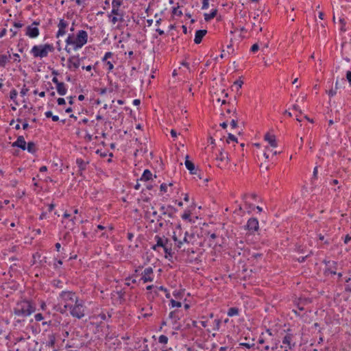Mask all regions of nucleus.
<instances>
[{
	"instance_id": "nucleus-6",
	"label": "nucleus",
	"mask_w": 351,
	"mask_h": 351,
	"mask_svg": "<svg viewBox=\"0 0 351 351\" xmlns=\"http://www.w3.org/2000/svg\"><path fill=\"white\" fill-rule=\"evenodd\" d=\"M14 346H16V351H29V348L28 346L27 340L29 337L25 338L22 336H14Z\"/></svg>"
},
{
	"instance_id": "nucleus-26",
	"label": "nucleus",
	"mask_w": 351,
	"mask_h": 351,
	"mask_svg": "<svg viewBox=\"0 0 351 351\" xmlns=\"http://www.w3.org/2000/svg\"><path fill=\"white\" fill-rule=\"evenodd\" d=\"M76 164L77 165V167L79 168V171L82 172L86 169V166L88 164V162H85L82 158H77L76 159Z\"/></svg>"
},
{
	"instance_id": "nucleus-46",
	"label": "nucleus",
	"mask_w": 351,
	"mask_h": 351,
	"mask_svg": "<svg viewBox=\"0 0 351 351\" xmlns=\"http://www.w3.org/2000/svg\"><path fill=\"white\" fill-rule=\"evenodd\" d=\"M271 341H272V346L271 347V350H275L278 348L279 341L277 339H271Z\"/></svg>"
},
{
	"instance_id": "nucleus-19",
	"label": "nucleus",
	"mask_w": 351,
	"mask_h": 351,
	"mask_svg": "<svg viewBox=\"0 0 351 351\" xmlns=\"http://www.w3.org/2000/svg\"><path fill=\"white\" fill-rule=\"evenodd\" d=\"M264 138L271 148H276L277 147V142L274 135L267 133Z\"/></svg>"
},
{
	"instance_id": "nucleus-1",
	"label": "nucleus",
	"mask_w": 351,
	"mask_h": 351,
	"mask_svg": "<svg viewBox=\"0 0 351 351\" xmlns=\"http://www.w3.org/2000/svg\"><path fill=\"white\" fill-rule=\"evenodd\" d=\"M53 308L62 314L67 312L74 318L80 319L85 316V301L71 291H62L58 296V304Z\"/></svg>"
},
{
	"instance_id": "nucleus-16",
	"label": "nucleus",
	"mask_w": 351,
	"mask_h": 351,
	"mask_svg": "<svg viewBox=\"0 0 351 351\" xmlns=\"http://www.w3.org/2000/svg\"><path fill=\"white\" fill-rule=\"evenodd\" d=\"M154 270L152 267H148L145 268L141 274V280L144 283L152 282L154 280Z\"/></svg>"
},
{
	"instance_id": "nucleus-35",
	"label": "nucleus",
	"mask_w": 351,
	"mask_h": 351,
	"mask_svg": "<svg viewBox=\"0 0 351 351\" xmlns=\"http://www.w3.org/2000/svg\"><path fill=\"white\" fill-rule=\"evenodd\" d=\"M268 342H269L268 339L265 336V333L262 332L258 338V343L259 344H264V343H268Z\"/></svg>"
},
{
	"instance_id": "nucleus-61",
	"label": "nucleus",
	"mask_w": 351,
	"mask_h": 351,
	"mask_svg": "<svg viewBox=\"0 0 351 351\" xmlns=\"http://www.w3.org/2000/svg\"><path fill=\"white\" fill-rule=\"evenodd\" d=\"M230 125L232 128H235L237 126V121L234 119H232L230 122Z\"/></svg>"
},
{
	"instance_id": "nucleus-37",
	"label": "nucleus",
	"mask_w": 351,
	"mask_h": 351,
	"mask_svg": "<svg viewBox=\"0 0 351 351\" xmlns=\"http://www.w3.org/2000/svg\"><path fill=\"white\" fill-rule=\"evenodd\" d=\"M244 209L245 210H247V212L250 213L252 210H254L255 209V206L253 204H249L247 202H245Z\"/></svg>"
},
{
	"instance_id": "nucleus-44",
	"label": "nucleus",
	"mask_w": 351,
	"mask_h": 351,
	"mask_svg": "<svg viewBox=\"0 0 351 351\" xmlns=\"http://www.w3.org/2000/svg\"><path fill=\"white\" fill-rule=\"evenodd\" d=\"M156 289L158 290H160V291H165V292L166 298H170L171 295H170L169 292L168 291V290L165 287L160 286V287H156Z\"/></svg>"
},
{
	"instance_id": "nucleus-33",
	"label": "nucleus",
	"mask_w": 351,
	"mask_h": 351,
	"mask_svg": "<svg viewBox=\"0 0 351 351\" xmlns=\"http://www.w3.org/2000/svg\"><path fill=\"white\" fill-rule=\"evenodd\" d=\"M169 306L171 308H175V307L180 308L182 306V303L180 302L176 301V300L171 299L169 302Z\"/></svg>"
},
{
	"instance_id": "nucleus-17",
	"label": "nucleus",
	"mask_w": 351,
	"mask_h": 351,
	"mask_svg": "<svg viewBox=\"0 0 351 351\" xmlns=\"http://www.w3.org/2000/svg\"><path fill=\"white\" fill-rule=\"evenodd\" d=\"M26 144L27 143L25 141V138L23 136H19L17 137L16 141L12 143V147H19L22 150L26 149Z\"/></svg>"
},
{
	"instance_id": "nucleus-14",
	"label": "nucleus",
	"mask_w": 351,
	"mask_h": 351,
	"mask_svg": "<svg viewBox=\"0 0 351 351\" xmlns=\"http://www.w3.org/2000/svg\"><path fill=\"white\" fill-rule=\"evenodd\" d=\"M245 228L249 232L250 234H254L259 228V223L256 218H250L247 220Z\"/></svg>"
},
{
	"instance_id": "nucleus-41",
	"label": "nucleus",
	"mask_w": 351,
	"mask_h": 351,
	"mask_svg": "<svg viewBox=\"0 0 351 351\" xmlns=\"http://www.w3.org/2000/svg\"><path fill=\"white\" fill-rule=\"evenodd\" d=\"M172 14L175 16H181L182 15V12L179 10V6H178L177 8H173Z\"/></svg>"
},
{
	"instance_id": "nucleus-3",
	"label": "nucleus",
	"mask_w": 351,
	"mask_h": 351,
	"mask_svg": "<svg viewBox=\"0 0 351 351\" xmlns=\"http://www.w3.org/2000/svg\"><path fill=\"white\" fill-rule=\"evenodd\" d=\"M34 310L35 308L31 302L23 300L16 303L13 309V313L16 316L25 317L30 315Z\"/></svg>"
},
{
	"instance_id": "nucleus-31",
	"label": "nucleus",
	"mask_w": 351,
	"mask_h": 351,
	"mask_svg": "<svg viewBox=\"0 0 351 351\" xmlns=\"http://www.w3.org/2000/svg\"><path fill=\"white\" fill-rule=\"evenodd\" d=\"M122 0H112V9H121L120 7L122 5Z\"/></svg>"
},
{
	"instance_id": "nucleus-20",
	"label": "nucleus",
	"mask_w": 351,
	"mask_h": 351,
	"mask_svg": "<svg viewBox=\"0 0 351 351\" xmlns=\"http://www.w3.org/2000/svg\"><path fill=\"white\" fill-rule=\"evenodd\" d=\"M207 31L206 29H199L196 31L195 38H194V43L195 44H199L204 36L206 34Z\"/></svg>"
},
{
	"instance_id": "nucleus-30",
	"label": "nucleus",
	"mask_w": 351,
	"mask_h": 351,
	"mask_svg": "<svg viewBox=\"0 0 351 351\" xmlns=\"http://www.w3.org/2000/svg\"><path fill=\"white\" fill-rule=\"evenodd\" d=\"M11 56L0 55V66H5L6 63L9 62Z\"/></svg>"
},
{
	"instance_id": "nucleus-13",
	"label": "nucleus",
	"mask_w": 351,
	"mask_h": 351,
	"mask_svg": "<svg viewBox=\"0 0 351 351\" xmlns=\"http://www.w3.org/2000/svg\"><path fill=\"white\" fill-rule=\"evenodd\" d=\"M154 241H156V244L154 245L152 248L155 251H156L158 247H162L164 249L170 244L169 239L165 236L160 237L156 235L154 237Z\"/></svg>"
},
{
	"instance_id": "nucleus-11",
	"label": "nucleus",
	"mask_w": 351,
	"mask_h": 351,
	"mask_svg": "<svg viewBox=\"0 0 351 351\" xmlns=\"http://www.w3.org/2000/svg\"><path fill=\"white\" fill-rule=\"evenodd\" d=\"M325 264L324 274L325 275H336L338 269V263L335 261H324Z\"/></svg>"
},
{
	"instance_id": "nucleus-58",
	"label": "nucleus",
	"mask_w": 351,
	"mask_h": 351,
	"mask_svg": "<svg viewBox=\"0 0 351 351\" xmlns=\"http://www.w3.org/2000/svg\"><path fill=\"white\" fill-rule=\"evenodd\" d=\"M10 32L12 33L11 38H13V37L16 36V34H17V30H16V28L15 29L11 28L10 29Z\"/></svg>"
},
{
	"instance_id": "nucleus-63",
	"label": "nucleus",
	"mask_w": 351,
	"mask_h": 351,
	"mask_svg": "<svg viewBox=\"0 0 351 351\" xmlns=\"http://www.w3.org/2000/svg\"><path fill=\"white\" fill-rule=\"evenodd\" d=\"M45 115L47 118H51L53 116L51 111H47L45 112Z\"/></svg>"
},
{
	"instance_id": "nucleus-40",
	"label": "nucleus",
	"mask_w": 351,
	"mask_h": 351,
	"mask_svg": "<svg viewBox=\"0 0 351 351\" xmlns=\"http://www.w3.org/2000/svg\"><path fill=\"white\" fill-rule=\"evenodd\" d=\"M17 95H18V92L15 89H12L10 92V99H12L14 101L16 99Z\"/></svg>"
},
{
	"instance_id": "nucleus-48",
	"label": "nucleus",
	"mask_w": 351,
	"mask_h": 351,
	"mask_svg": "<svg viewBox=\"0 0 351 351\" xmlns=\"http://www.w3.org/2000/svg\"><path fill=\"white\" fill-rule=\"evenodd\" d=\"M28 90H29V89L26 87L25 85H24L20 92L21 96H23V97L27 95Z\"/></svg>"
},
{
	"instance_id": "nucleus-36",
	"label": "nucleus",
	"mask_w": 351,
	"mask_h": 351,
	"mask_svg": "<svg viewBox=\"0 0 351 351\" xmlns=\"http://www.w3.org/2000/svg\"><path fill=\"white\" fill-rule=\"evenodd\" d=\"M160 210H162V213H163L164 215H166L167 213H168V211H169V210H173V211H175V210H176V208H173V206H167V207H165V206H162L160 207Z\"/></svg>"
},
{
	"instance_id": "nucleus-39",
	"label": "nucleus",
	"mask_w": 351,
	"mask_h": 351,
	"mask_svg": "<svg viewBox=\"0 0 351 351\" xmlns=\"http://www.w3.org/2000/svg\"><path fill=\"white\" fill-rule=\"evenodd\" d=\"M181 217L184 220L191 221V211L185 210L184 213L182 215Z\"/></svg>"
},
{
	"instance_id": "nucleus-50",
	"label": "nucleus",
	"mask_w": 351,
	"mask_h": 351,
	"mask_svg": "<svg viewBox=\"0 0 351 351\" xmlns=\"http://www.w3.org/2000/svg\"><path fill=\"white\" fill-rule=\"evenodd\" d=\"M34 318L36 322H40L44 319V317L41 313H37L34 315Z\"/></svg>"
},
{
	"instance_id": "nucleus-24",
	"label": "nucleus",
	"mask_w": 351,
	"mask_h": 351,
	"mask_svg": "<svg viewBox=\"0 0 351 351\" xmlns=\"http://www.w3.org/2000/svg\"><path fill=\"white\" fill-rule=\"evenodd\" d=\"M56 89H57L58 93L61 96H64L66 94L67 88H66V84L64 82H61L60 84H58V86H56Z\"/></svg>"
},
{
	"instance_id": "nucleus-45",
	"label": "nucleus",
	"mask_w": 351,
	"mask_h": 351,
	"mask_svg": "<svg viewBox=\"0 0 351 351\" xmlns=\"http://www.w3.org/2000/svg\"><path fill=\"white\" fill-rule=\"evenodd\" d=\"M271 152H272V148H269V147H266L265 148V150L264 152V156L266 159H268L270 156V155L271 154Z\"/></svg>"
},
{
	"instance_id": "nucleus-27",
	"label": "nucleus",
	"mask_w": 351,
	"mask_h": 351,
	"mask_svg": "<svg viewBox=\"0 0 351 351\" xmlns=\"http://www.w3.org/2000/svg\"><path fill=\"white\" fill-rule=\"evenodd\" d=\"M217 13V10L216 9L212 10L210 13H205L204 14V20L206 21H210L216 16Z\"/></svg>"
},
{
	"instance_id": "nucleus-54",
	"label": "nucleus",
	"mask_w": 351,
	"mask_h": 351,
	"mask_svg": "<svg viewBox=\"0 0 351 351\" xmlns=\"http://www.w3.org/2000/svg\"><path fill=\"white\" fill-rule=\"evenodd\" d=\"M58 104L60 106L65 104V99L62 97H60L57 100Z\"/></svg>"
},
{
	"instance_id": "nucleus-49",
	"label": "nucleus",
	"mask_w": 351,
	"mask_h": 351,
	"mask_svg": "<svg viewBox=\"0 0 351 351\" xmlns=\"http://www.w3.org/2000/svg\"><path fill=\"white\" fill-rule=\"evenodd\" d=\"M24 25V24L20 21H14L13 22V26L16 29H19L22 27Z\"/></svg>"
},
{
	"instance_id": "nucleus-47",
	"label": "nucleus",
	"mask_w": 351,
	"mask_h": 351,
	"mask_svg": "<svg viewBox=\"0 0 351 351\" xmlns=\"http://www.w3.org/2000/svg\"><path fill=\"white\" fill-rule=\"evenodd\" d=\"M209 7V0H202V10H206Z\"/></svg>"
},
{
	"instance_id": "nucleus-9",
	"label": "nucleus",
	"mask_w": 351,
	"mask_h": 351,
	"mask_svg": "<svg viewBox=\"0 0 351 351\" xmlns=\"http://www.w3.org/2000/svg\"><path fill=\"white\" fill-rule=\"evenodd\" d=\"M83 59H85V57L80 58L79 54L71 56L67 60V68L71 71L77 70Z\"/></svg>"
},
{
	"instance_id": "nucleus-22",
	"label": "nucleus",
	"mask_w": 351,
	"mask_h": 351,
	"mask_svg": "<svg viewBox=\"0 0 351 351\" xmlns=\"http://www.w3.org/2000/svg\"><path fill=\"white\" fill-rule=\"evenodd\" d=\"M153 179V174L149 169L144 170L141 177L138 180L143 182H147Z\"/></svg>"
},
{
	"instance_id": "nucleus-56",
	"label": "nucleus",
	"mask_w": 351,
	"mask_h": 351,
	"mask_svg": "<svg viewBox=\"0 0 351 351\" xmlns=\"http://www.w3.org/2000/svg\"><path fill=\"white\" fill-rule=\"evenodd\" d=\"M199 324L203 328H206L208 326V320H202L199 322Z\"/></svg>"
},
{
	"instance_id": "nucleus-59",
	"label": "nucleus",
	"mask_w": 351,
	"mask_h": 351,
	"mask_svg": "<svg viewBox=\"0 0 351 351\" xmlns=\"http://www.w3.org/2000/svg\"><path fill=\"white\" fill-rule=\"evenodd\" d=\"M337 94V90L336 89H331L328 91V95L330 97H333L335 96V95Z\"/></svg>"
},
{
	"instance_id": "nucleus-15",
	"label": "nucleus",
	"mask_w": 351,
	"mask_h": 351,
	"mask_svg": "<svg viewBox=\"0 0 351 351\" xmlns=\"http://www.w3.org/2000/svg\"><path fill=\"white\" fill-rule=\"evenodd\" d=\"M113 56V53L111 51L106 52L104 57L101 58V62H103L104 67L106 68V71L110 73L114 69V61H110L108 60V59L111 58Z\"/></svg>"
},
{
	"instance_id": "nucleus-18",
	"label": "nucleus",
	"mask_w": 351,
	"mask_h": 351,
	"mask_svg": "<svg viewBox=\"0 0 351 351\" xmlns=\"http://www.w3.org/2000/svg\"><path fill=\"white\" fill-rule=\"evenodd\" d=\"M77 217L75 216L71 217L68 221L62 220V223L64 224V228L69 230H73L75 226Z\"/></svg>"
},
{
	"instance_id": "nucleus-5",
	"label": "nucleus",
	"mask_w": 351,
	"mask_h": 351,
	"mask_svg": "<svg viewBox=\"0 0 351 351\" xmlns=\"http://www.w3.org/2000/svg\"><path fill=\"white\" fill-rule=\"evenodd\" d=\"M124 11L121 9H112L110 13L108 14V18L109 22L113 25H116L117 29H120L121 25L120 23H122L124 21Z\"/></svg>"
},
{
	"instance_id": "nucleus-23",
	"label": "nucleus",
	"mask_w": 351,
	"mask_h": 351,
	"mask_svg": "<svg viewBox=\"0 0 351 351\" xmlns=\"http://www.w3.org/2000/svg\"><path fill=\"white\" fill-rule=\"evenodd\" d=\"M169 318L171 319L172 324H176L180 319V311L178 310L173 311L169 313Z\"/></svg>"
},
{
	"instance_id": "nucleus-43",
	"label": "nucleus",
	"mask_w": 351,
	"mask_h": 351,
	"mask_svg": "<svg viewBox=\"0 0 351 351\" xmlns=\"http://www.w3.org/2000/svg\"><path fill=\"white\" fill-rule=\"evenodd\" d=\"M158 341L160 343L166 344L168 342V337L164 335H162L159 337Z\"/></svg>"
},
{
	"instance_id": "nucleus-52",
	"label": "nucleus",
	"mask_w": 351,
	"mask_h": 351,
	"mask_svg": "<svg viewBox=\"0 0 351 351\" xmlns=\"http://www.w3.org/2000/svg\"><path fill=\"white\" fill-rule=\"evenodd\" d=\"M160 191L163 192V193H166L167 191V184L166 183H162L161 185H160Z\"/></svg>"
},
{
	"instance_id": "nucleus-38",
	"label": "nucleus",
	"mask_w": 351,
	"mask_h": 351,
	"mask_svg": "<svg viewBox=\"0 0 351 351\" xmlns=\"http://www.w3.org/2000/svg\"><path fill=\"white\" fill-rule=\"evenodd\" d=\"M173 295L176 298V299H178V300H180L182 299V298L183 297V293L182 291L180 290H175L173 292Z\"/></svg>"
},
{
	"instance_id": "nucleus-53",
	"label": "nucleus",
	"mask_w": 351,
	"mask_h": 351,
	"mask_svg": "<svg viewBox=\"0 0 351 351\" xmlns=\"http://www.w3.org/2000/svg\"><path fill=\"white\" fill-rule=\"evenodd\" d=\"M346 79L348 82H349V84L351 86V71H348L346 73Z\"/></svg>"
},
{
	"instance_id": "nucleus-29",
	"label": "nucleus",
	"mask_w": 351,
	"mask_h": 351,
	"mask_svg": "<svg viewBox=\"0 0 351 351\" xmlns=\"http://www.w3.org/2000/svg\"><path fill=\"white\" fill-rule=\"evenodd\" d=\"M239 309L237 307H231L228 309L227 315L228 317H233L239 315Z\"/></svg>"
},
{
	"instance_id": "nucleus-55",
	"label": "nucleus",
	"mask_w": 351,
	"mask_h": 351,
	"mask_svg": "<svg viewBox=\"0 0 351 351\" xmlns=\"http://www.w3.org/2000/svg\"><path fill=\"white\" fill-rule=\"evenodd\" d=\"M13 57H14V62H20L21 58H20V56L18 53H14Z\"/></svg>"
},
{
	"instance_id": "nucleus-25",
	"label": "nucleus",
	"mask_w": 351,
	"mask_h": 351,
	"mask_svg": "<svg viewBox=\"0 0 351 351\" xmlns=\"http://www.w3.org/2000/svg\"><path fill=\"white\" fill-rule=\"evenodd\" d=\"M26 149L29 153L34 154L36 153L38 148L34 142L29 141L26 144Z\"/></svg>"
},
{
	"instance_id": "nucleus-60",
	"label": "nucleus",
	"mask_w": 351,
	"mask_h": 351,
	"mask_svg": "<svg viewBox=\"0 0 351 351\" xmlns=\"http://www.w3.org/2000/svg\"><path fill=\"white\" fill-rule=\"evenodd\" d=\"M62 265V261L61 260H58L54 263V268H58V267L61 266Z\"/></svg>"
},
{
	"instance_id": "nucleus-51",
	"label": "nucleus",
	"mask_w": 351,
	"mask_h": 351,
	"mask_svg": "<svg viewBox=\"0 0 351 351\" xmlns=\"http://www.w3.org/2000/svg\"><path fill=\"white\" fill-rule=\"evenodd\" d=\"M259 49V45L257 43H255L254 44L252 47H251V49H250V51L253 53H255L256 51H258V50Z\"/></svg>"
},
{
	"instance_id": "nucleus-62",
	"label": "nucleus",
	"mask_w": 351,
	"mask_h": 351,
	"mask_svg": "<svg viewBox=\"0 0 351 351\" xmlns=\"http://www.w3.org/2000/svg\"><path fill=\"white\" fill-rule=\"evenodd\" d=\"M98 317H100V319L102 320H106L107 318V316L104 313H101L100 314H99Z\"/></svg>"
},
{
	"instance_id": "nucleus-7",
	"label": "nucleus",
	"mask_w": 351,
	"mask_h": 351,
	"mask_svg": "<svg viewBox=\"0 0 351 351\" xmlns=\"http://www.w3.org/2000/svg\"><path fill=\"white\" fill-rule=\"evenodd\" d=\"M294 336L291 333H287L282 339L280 348L283 351H291L295 346V342L293 341Z\"/></svg>"
},
{
	"instance_id": "nucleus-32",
	"label": "nucleus",
	"mask_w": 351,
	"mask_h": 351,
	"mask_svg": "<svg viewBox=\"0 0 351 351\" xmlns=\"http://www.w3.org/2000/svg\"><path fill=\"white\" fill-rule=\"evenodd\" d=\"M221 323V322L219 319H215L213 322V330L218 331L220 328Z\"/></svg>"
},
{
	"instance_id": "nucleus-21",
	"label": "nucleus",
	"mask_w": 351,
	"mask_h": 351,
	"mask_svg": "<svg viewBox=\"0 0 351 351\" xmlns=\"http://www.w3.org/2000/svg\"><path fill=\"white\" fill-rule=\"evenodd\" d=\"M186 168L190 171L191 174H196L197 170L195 169V165L193 162L189 160V156H186V160L184 162Z\"/></svg>"
},
{
	"instance_id": "nucleus-12",
	"label": "nucleus",
	"mask_w": 351,
	"mask_h": 351,
	"mask_svg": "<svg viewBox=\"0 0 351 351\" xmlns=\"http://www.w3.org/2000/svg\"><path fill=\"white\" fill-rule=\"evenodd\" d=\"M69 25V23L67 21L64 20V19H60L58 24V29L56 34V37L58 38L60 37L64 36L67 32Z\"/></svg>"
},
{
	"instance_id": "nucleus-28",
	"label": "nucleus",
	"mask_w": 351,
	"mask_h": 351,
	"mask_svg": "<svg viewBox=\"0 0 351 351\" xmlns=\"http://www.w3.org/2000/svg\"><path fill=\"white\" fill-rule=\"evenodd\" d=\"M163 250L165 253V257L170 260L173 257L171 243L169 244L167 247H165Z\"/></svg>"
},
{
	"instance_id": "nucleus-42",
	"label": "nucleus",
	"mask_w": 351,
	"mask_h": 351,
	"mask_svg": "<svg viewBox=\"0 0 351 351\" xmlns=\"http://www.w3.org/2000/svg\"><path fill=\"white\" fill-rule=\"evenodd\" d=\"M173 239L176 243L177 247L178 248H181V247L183 245L184 242L182 240H178L176 234H173Z\"/></svg>"
},
{
	"instance_id": "nucleus-34",
	"label": "nucleus",
	"mask_w": 351,
	"mask_h": 351,
	"mask_svg": "<svg viewBox=\"0 0 351 351\" xmlns=\"http://www.w3.org/2000/svg\"><path fill=\"white\" fill-rule=\"evenodd\" d=\"M231 142L237 143H238L237 138L234 135H233L232 134H228V136L226 139V143L228 144H230Z\"/></svg>"
},
{
	"instance_id": "nucleus-4",
	"label": "nucleus",
	"mask_w": 351,
	"mask_h": 351,
	"mask_svg": "<svg viewBox=\"0 0 351 351\" xmlns=\"http://www.w3.org/2000/svg\"><path fill=\"white\" fill-rule=\"evenodd\" d=\"M54 51V47L52 44H42L34 45L30 50V53L36 58H43L48 56L49 53Z\"/></svg>"
},
{
	"instance_id": "nucleus-57",
	"label": "nucleus",
	"mask_w": 351,
	"mask_h": 351,
	"mask_svg": "<svg viewBox=\"0 0 351 351\" xmlns=\"http://www.w3.org/2000/svg\"><path fill=\"white\" fill-rule=\"evenodd\" d=\"M40 307L41 310L45 311L47 309V304H46V303L44 301H41L40 302Z\"/></svg>"
},
{
	"instance_id": "nucleus-2",
	"label": "nucleus",
	"mask_w": 351,
	"mask_h": 351,
	"mask_svg": "<svg viewBox=\"0 0 351 351\" xmlns=\"http://www.w3.org/2000/svg\"><path fill=\"white\" fill-rule=\"evenodd\" d=\"M88 34L86 31L80 29L76 34L70 33L65 40V51L70 54L77 51L88 43Z\"/></svg>"
},
{
	"instance_id": "nucleus-64",
	"label": "nucleus",
	"mask_w": 351,
	"mask_h": 351,
	"mask_svg": "<svg viewBox=\"0 0 351 351\" xmlns=\"http://www.w3.org/2000/svg\"><path fill=\"white\" fill-rule=\"evenodd\" d=\"M351 241V237L349 236L348 234L346 236L345 239H344V243L346 244H347L349 241Z\"/></svg>"
},
{
	"instance_id": "nucleus-8",
	"label": "nucleus",
	"mask_w": 351,
	"mask_h": 351,
	"mask_svg": "<svg viewBox=\"0 0 351 351\" xmlns=\"http://www.w3.org/2000/svg\"><path fill=\"white\" fill-rule=\"evenodd\" d=\"M40 25L39 21H34L31 25L25 28V36L30 38H36L40 34V30L38 26Z\"/></svg>"
},
{
	"instance_id": "nucleus-10",
	"label": "nucleus",
	"mask_w": 351,
	"mask_h": 351,
	"mask_svg": "<svg viewBox=\"0 0 351 351\" xmlns=\"http://www.w3.org/2000/svg\"><path fill=\"white\" fill-rule=\"evenodd\" d=\"M216 160L218 162L217 167L223 168V166L226 165L230 162V158L226 152L223 149H221L219 151V154L216 156Z\"/></svg>"
}]
</instances>
